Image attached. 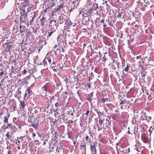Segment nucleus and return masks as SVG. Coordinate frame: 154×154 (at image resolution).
<instances>
[{
    "mask_svg": "<svg viewBox=\"0 0 154 154\" xmlns=\"http://www.w3.org/2000/svg\"><path fill=\"white\" fill-rule=\"evenodd\" d=\"M100 154H107V152H102L101 151H100Z\"/></svg>",
    "mask_w": 154,
    "mask_h": 154,
    "instance_id": "obj_51",
    "label": "nucleus"
},
{
    "mask_svg": "<svg viewBox=\"0 0 154 154\" xmlns=\"http://www.w3.org/2000/svg\"><path fill=\"white\" fill-rule=\"evenodd\" d=\"M89 139V137L88 136H87L86 137V140L87 141H88V142L89 141V140H88Z\"/></svg>",
    "mask_w": 154,
    "mask_h": 154,
    "instance_id": "obj_59",
    "label": "nucleus"
},
{
    "mask_svg": "<svg viewBox=\"0 0 154 154\" xmlns=\"http://www.w3.org/2000/svg\"><path fill=\"white\" fill-rule=\"evenodd\" d=\"M35 143L36 144H38L39 143V141L38 140H36L35 141Z\"/></svg>",
    "mask_w": 154,
    "mask_h": 154,
    "instance_id": "obj_64",
    "label": "nucleus"
},
{
    "mask_svg": "<svg viewBox=\"0 0 154 154\" xmlns=\"http://www.w3.org/2000/svg\"><path fill=\"white\" fill-rule=\"evenodd\" d=\"M54 31H51V32H48V36L50 37L51 36V34L54 32Z\"/></svg>",
    "mask_w": 154,
    "mask_h": 154,
    "instance_id": "obj_43",
    "label": "nucleus"
},
{
    "mask_svg": "<svg viewBox=\"0 0 154 154\" xmlns=\"http://www.w3.org/2000/svg\"><path fill=\"white\" fill-rule=\"evenodd\" d=\"M27 93H28V97L32 95V91L31 90L29 89V88H28L27 90Z\"/></svg>",
    "mask_w": 154,
    "mask_h": 154,
    "instance_id": "obj_19",
    "label": "nucleus"
},
{
    "mask_svg": "<svg viewBox=\"0 0 154 154\" xmlns=\"http://www.w3.org/2000/svg\"><path fill=\"white\" fill-rule=\"evenodd\" d=\"M55 17L56 19L55 20H56V21H57L58 22L57 24L59 23L61 24L65 21L66 16L64 14H58L57 15H55Z\"/></svg>",
    "mask_w": 154,
    "mask_h": 154,
    "instance_id": "obj_1",
    "label": "nucleus"
},
{
    "mask_svg": "<svg viewBox=\"0 0 154 154\" xmlns=\"http://www.w3.org/2000/svg\"><path fill=\"white\" fill-rule=\"evenodd\" d=\"M10 133L8 132L7 134H6V136L8 138H10L11 137V135L9 134Z\"/></svg>",
    "mask_w": 154,
    "mask_h": 154,
    "instance_id": "obj_32",
    "label": "nucleus"
},
{
    "mask_svg": "<svg viewBox=\"0 0 154 154\" xmlns=\"http://www.w3.org/2000/svg\"><path fill=\"white\" fill-rule=\"evenodd\" d=\"M86 11L88 14L90 16L92 15L93 11L91 8L88 9Z\"/></svg>",
    "mask_w": 154,
    "mask_h": 154,
    "instance_id": "obj_17",
    "label": "nucleus"
},
{
    "mask_svg": "<svg viewBox=\"0 0 154 154\" xmlns=\"http://www.w3.org/2000/svg\"><path fill=\"white\" fill-rule=\"evenodd\" d=\"M42 88L43 89V90L44 91H45V93L46 94H47V93L46 92V86L45 85L44 86H43L42 87Z\"/></svg>",
    "mask_w": 154,
    "mask_h": 154,
    "instance_id": "obj_42",
    "label": "nucleus"
},
{
    "mask_svg": "<svg viewBox=\"0 0 154 154\" xmlns=\"http://www.w3.org/2000/svg\"><path fill=\"white\" fill-rule=\"evenodd\" d=\"M4 119H5V120L4 121V123H8V118H7L6 116H5L4 117Z\"/></svg>",
    "mask_w": 154,
    "mask_h": 154,
    "instance_id": "obj_38",
    "label": "nucleus"
},
{
    "mask_svg": "<svg viewBox=\"0 0 154 154\" xmlns=\"http://www.w3.org/2000/svg\"><path fill=\"white\" fill-rule=\"evenodd\" d=\"M89 113V110H87L86 113V116L88 117V114Z\"/></svg>",
    "mask_w": 154,
    "mask_h": 154,
    "instance_id": "obj_49",
    "label": "nucleus"
},
{
    "mask_svg": "<svg viewBox=\"0 0 154 154\" xmlns=\"http://www.w3.org/2000/svg\"><path fill=\"white\" fill-rule=\"evenodd\" d=\"M49 3L48 5V8H52L54 5V1L53 0H49Z\"/></svg>",
    "mask_w": 154,
    "mask_h": 154,
    "instance_id": "obj_11",
    "label": "nucleus"
},
{
    "mask_svg": "<svg viewBox=\"0 0 154 154\" xmlns=\"http://www.w3.org/2000/svg\"><path fill=\"white\" fill-rule=\"evenodd\" d=\"M141 74L142 76V79H143V80H144L145 79V77L146 75L145 74L144 72H143V71H142L141 72Z\"/></svg>",
    "mask_w": 154,
    "mask_h": 154,
    "instance_id": "obj_28",
    "label": "nucleus"
},
{
    "mask_svg": "<svg viewBox=\"0 0 154 154\" xmlns=\"http://www.w3.org/2000/svg\"><path fill=\"white\" fill-rule=\"evenodd\" d=\"M72 77L73 78H74V79L75 81H76V79L77 80V83L78 82L79 80V79L78 78L76 77V76L73 75Z\"/></svg>",
    "mask_w": 154,
    "mask_h": 154,
    "instance_id": "obj_30",
    "label": "nucleus"
},
{
    "mask_svg": "<svg viewBox=\"0 0 154 154\" xmlns=\"http://www.w3.org/2000/svg\"><path fill=\"white\" fill-rule=\"evenodd\" d=\"M52 69L55 72L57 71V70L56 69L54 68V67H52Z\"/></svg>",
    "mask_w": 154,
    "mask_h": 154,
    "instance_id": "obj_60",
    "label": "nucleus"
},
{
    "mask_svg": "<svg viewBox=\"0 0 154 154\" xmlns=\"http://www.w3.org/2000/svg\"><path fill=\"white\" fill-rule=\"evenodd\" d=\"M84 114L83 115V116L81 117L80 119V122H83L84 121L87 119L88 116H85V117L84 116Z\"/></svg>",
    "mask_w": 154,
    "mask_h": 154,
    "instance_id": "obj_16",
    "label": "nucleus"
},
{
    "mask_svg": "<svg viewBox=\"0 0 154 154\" xmlns=\"http://www.w3.org/2000/svg\"><path fill=\"white\" fill-rule=\"evenodd\" d=\"M23 11H22V13H20V14H24V13H25L24 14H25L26 15H27V14H26V12H25V10L24 9H23Z\"/></svg>",
    "mask_w": 154,
    "mask_h": 154,
    "instance_id": "obj_46",
    "label": "nucleus"
},
{
    "mask_svg": "<svg viewBox=\"0 0 154 154\" xmlns=\"http://www.w3.org/2000/svg\"><path fill=\"white\" fill-rule=\"evenodd\" d=\"M134 149L136 150L137 152H140L141 151V147L136 145L135 146Z\"/></svg>",
    "mask_w": 154,
    "mask_h": 154,
    "instance_id": "obj_20",
    "label": "nucleus"
},
{
    "mask_svg": "<svg viewBox=\"0 0 154 154\" xmlns=\"http://www.w3.org/2000/svg\"><path fill=\"white\" fill-rule=\"evenodd\" d=\"M106 26V23H104V24L103 25V29H104Z\"/></svg>",
    "mask_w": 154,
    "mask_h": 154,
    "instance_id": "obj_57",
    "label": "nucleus"
},
{
    "mask_svg": "<svg viewBox=\"0 0 154 154\" xmlns=\"http://www.w3.org/2000/svg\"><path fill=\"white\" fill-rule=\"evenodd\" d=\"M138 75H135L134 76V78H135V81H136L138 79Z\"/></svg>",
    "mask_w": 154,
    "mask_h": 154,
    "instance_id": "obj_53",
    "label": "nucleus"
},
{
    "mask_svg": "<svg viewBox=\"0 0 154 154\" xmlns=\"http://www.w3.org/2000/svg\"><path fill=\"white\" fill-rule=\"evenodd\" d=\"M58 26V24H56V20H52L50 22L49 27L51 31H55Z\"/></svg>",
    "mask_w": 154,
    "mask_h": 154,
    "instance_id": "obj_3",
    "label": "nucleus"
},
{
    "mask_svg": "<svg viewBox=\"0 0 154 154\" xmlns=\"http://www.w3.org/2000/svg\"><path fill=\"white\" fill-rule=\"evenodd\" d=\"M27 15H26L25 14H21L20 17V24L25 25H26L27 26V21L26 18Z\"/></svg>",
    "mask_w": 154,
    "mask_h": 154,
    "instance_id": "obj_2",
    "label": "nucleus"
},
{
    "mask_svg": "<svg viewBox=\"0 0 154 154\" xmlns=\"http://www.w3.org/2000/svg\"><path fill=\"white\" fill-rule=\"evenodd\" d=\"M55 107L57 108L56 111H57L58 109H59V108L60 107V104L58 102H56L55 104Z\"/></svg>",
    "mask_w": 154,
    "mask_h": 154,
    "instance_id": "obj_26",
    "label": "nucleus"
},
{
    "mask_svg": "<svg viewBox=\"0 0 154 154\" xmlns=\"http://www.w3.org/2000/svg\"><path fill=\"white\" fill-rule=\"evenodd\" d=\"M110 6L108 5L107 4L106 5V8L107 11H110Z\"/></svg>",
    "mask_w": 154,
    "mask_h": 154,
    "instance_id": "obj_35",
    "label": "nucleus"
},
{
    "mask_svg": "<svg viewBox=\"0 0 154 154\" xmlns=\"http://www.w3.org/2000/svg\"><path fill=\"white\" fill-rule=\"evenodd\" d=\"M126 100H123L120 103V104H123L126 103Z\"/></svg>",
    "mask_w": 154,
    "mask_h": 154,
    "instance_id": "obj_33",
    "label": "nucleus"
},
{
    "mask_svg": "<svg viewBox=\"0 0 154 154\" xmlns=\"http://www.w3.org/2000/svg\"><path fill=\"white\" fill-rule=\"evenodd\" d=\"M113 62L114 63L112 66V69L114 70L116 68L118 69L119 68V62L116 61L115 62V61L114 60H112Z\"/></svg>",
    "mask_w": 154,
    "mask_h": 154,
    "instance_id": "obj_7",
    "label": "nucleus"
},
{
    "mask_svg": "<svg viewBox=\"0 0 154 154\" xmlns=\"http://www.w3.org/2000/svg\"><path fill=\"white\" fill-rule=\"evenodd\" d=\"M91 9L93 11L96 10L97 8H98V5L97 4L94 3L91 7Z\"/></svg>",
    "mask_w": 154,
    "mask_h": 154,
    "instance_id": "obj_14",
    "label": "nucleus"
},
{
    "mask_svg": "<svg viewBox=\"0 0 154 154\" xmlns=\"http://www.w3.org/2000/svg\"><path fill=\"white\" fill-rule=\"evenodd\" d=\"M93 93H91L89 94H88L87 97V100L90 102L91 103L93 100Z\"/></svg>",
    "mask_w": 154,
    "mask_h": 154,
    "instance_id": "obj_9",
    "label": "nucleus"
},
{
    "mask_svg": "<svg viewBox=\"0 0 154 154\" xmlns=\"http://www.w3.org/2000/svg\"><path fill=\"white\" fill-rule=\"evenodd\" d=\"M23 74H27L28 76L26 77V78L27 79H29V76L30 75V73L29 72H27V70L26 69H24L23 71Z\"/></svg>",
    "mask_w": 154,
    "mask_h": 154,
    "instance_id": "obj_18",
    "label": "nucleus"
},
{
    "mask_svg": "<svg viewBox=\"0 0 154 154\" xmlns=\"http://www.w3.org/2000/svg\"><path fill=\"white\" fill-rule=\"evenodd\" d=\"M58 87H59L58 84H57L55 85H54V89L57 90L58 89Z\"/></svg>",
    "mask_w": 154,
    "mask_h": 154,
    "instance_id": "obj_39",
    "label": "nucleus"
},
{
    "mask_svg": "<svg viewBox=\"0 0 154 154\" xmlns=\"http://www.w3.org/2000/svg\"><path fill=\"white\" fill-rule=\"evenodd\" d=\"M19 101L20 102V105L21 106V107H22V109H23L25 106V103L23 101Z\"/></svg>",
    "mask_w": 154,
    "mask_h": 154,
    "instance_id": "obj_21",
    "label": "nucleus"
},
{
    "mask_svg": "<svg viewBox=\"0 0 154 154\" xmlns=\"http://www.w3.org/2000/svg\"><path fill=\"white\" fill-rule=\"evenodd\" d=\"M141 137L142 140L144 143H148V141L147 140V138L145 134H142Z\"/></svg>",
    "mask_w": 154,
    "mask_h": 154,
    "instance_id": "obj_8",
    "label": "nucleus"
},
{
    "mask_svg": "<svg viewBox=\"0 0 154 154\" xmlns=\"http://www.w3.org/2000/svg\"><path fill=\"white\" fill-rule=\"evenodd\" d=\"M40 21V23L41 24V25H42V26H43L44 25V22H45V20H43V21Z\"/></svg>",
    "mask_w": 154,
    "mask_h": 154,
    "instance_id": "obj_45",
    "label": "nucleus"
},
{
    "mask_svg": "<svg viewBox=\"0 0 154 154\" xmlns=\"http://www.w3.org/2000/svg\"><path fill=\"white\" fill-rule=\"evenodd\" d=\"M97 143L96 142H93L92 144L90 145V150L91 154H96V147L97 146Z\"/></svg>",
    "mask_w": 154,
    "mask_h": 154,
    "instance_id": "obj_4",
    "label": "nucleus"
},
{
    "mask_svg": "<svg viewBox=\"0 0 154 154\" xmlns=\"http://www.w3.org/2000/svg\"><path fill=\"white\" fill-rule=\"evenodd\" d=\"M66 79L68 81H69L70 84H71L72 83H74L75 82L74 79V78H73L72 77L69 76L68 78H67Z\"/></svg>",
    "mask_w": 154,
    "mask_h": 154,
    "instance_id": "obj_13",
    "label": "nucleus"
},
{
    "mask_svg": "<svg viewBox=\"0 0 154 154\" xmlns=\"http://www.w3.org/2000/svg\"><path fill=\"white\" fill-rule=\"evenodd\" d=\"M103 58L104 59V60H104L105 61L107 59V58H106V57H105V56L104 55V57H103Z\"/></svg>",
    "mask_w": 154,
    "mask_h": 154,
    "instance_id": "obj_62",
    "label": "nucleus"
},
{
    "mask_svg": "<svg viewBox=\"0 0 154 154\" xmlns=\"http://www.w3.org/2000/svg\"><path fill=\"white\" fill-rule=\"evenodd\" d=\"M32 34V32L30 31H29L27 33V36L29 37Z\"/></svg>",
    "mask_w": 154,
    "mask_h": 154,
    "instance_id": "obj_37",
    "label": "nucleus"
},
{
    "mask_svg": "<svg viewBox=\"0 0 154 154\" xmlns=\"http://www.w3.org/2000/svg\"><path fill=\"white\" fill-rule=\"evenodd\" d=\"M31 10V8L30 7H29L27 8V12H26V14H27Z\"/></svg>",
    "mask_w": 154,
    "mask_h": 154,
    "instance_id": "obj_34",
    "label": "nucleus"
},
{
    "mask_svg": "<svg viewBox=\"0 0 154 154\" xmlns=\"http://www.w3.org/2000/svg\"><path fill=\"white\" fill-rule=\"evenodd\" d=\"M81 146L83 148H85V144L82 145H81Z\"/></svg>",
    "mask_w": 154,
    "mask_h": 154,
    "instance_id": "obj_54",
    "label": "nucleus"
},
{
    "mask_svg": "<svg viewBox=\"0 0 154 154\" xmlns=\"http://www.w3.org/2000/svg\"><path fill=\"white\" fill-rule=\"evenodd\" d=\"M99 123L100 125H101L102 123L103 122V121L101 120L100 118V117L99 116Z\"/></svg>",
    "mask_w": 154,
    "mask_h": 154,
    "instance_id": "obj_36",
    "label": "nucleus"
},
{
    "mask_svg": "<svg viewBox=\"0 0 154 154\" xmlns=\"http://www.w3.org/2000/svg\"><path fill=\"white\" fill-rule=\"evenodd\" d=\"M141 57V55H140V56H137L136 59H137L138 58L140 59Z\"/></svg>",
    "mask_w": 154,
    "mask_h": 154,
    "instance_id": "obj_58",
    "label": "nucleus"
},
{
    "mask_svg": "<svg viewBox=\"0 0 154 154\" xmlns=\"http://www.w3.org/2000/svg\"><path fill=\"white\" fill-rule=\"evenodd\" d=\"M39 45L41 46L40 47L42 48L43 45L46 44L45 39H43L40 40L39 42Z\"/></svg>",
    "mask_w": 154,
    "mask_h": 154,
    "instance_id": "obj_10",
    "label": "nucleus"
},
{
    "mask_svg": "<svg viewBox=\"0 0 154 154\" xmlns=\"http://www.w3.org/2000/svg\"><path fill=\"white\" fill-rule=\"evenodd\" d=\"M82 90L81 89H79L77 91V94L79 97H80L81 94L82 93Z\"/></svg>",
    "mask_w": 154,
    "mask_h": 154,
    "instance_id": "obj_23",
    "label": "nucleus"
},
{
    "mask_svg": "<svg viewBox=\"0 0 154 154\" xmlns=\"http://www.w3.org/2000/svg\"><path fill=\"white\" fill-rule=\"evenodd\" d=\"M34 19L32 18L31 20H30V22H27V26H28L29 25H31L32 24V22L33 21Z\"/></svg>",
    "mask_w": 154,
    "mask_h": 154,
    "instance_id": "obj_29",
    "label": "nucleus"
},
{
    "mask_svg": "<svg viewBox=\"0 0 154 154\" xmlns=\"http://www.w3.org/2000/svg\"><path fill=\"white\" fill-rule=\"evenodd\" d=\"M97 112L98 113V114L99 115V116H100V115H99V114H100L103 115L104 114V112H101L99 110V111H98V110L97 111Z\"/></svg>",
    "mask_w": 154,
    "mask_h": 154,
    "instance_id": "obj_40",
    "label": "nucleus"
},
{
    "mask_svg": "<svg viewBox=\"0 0 154 154\" xmlns=\"http://www.w3.org/2000/svg\"><path fill=\"white\" fill-rule=\"evenodd\" d=\"M28 93H27V91H26V93L24 95V99L27 96H28Z\"/></svg>",
    "mask_w": 154,
    "mask_h": 154,
    "instance_id": "obj_48",
    "label": "nucleus"
},
{
    "mask_svg": "<svg viewBox=\"0 0 154 154\" xmlns=\"http://www.w3.org/2000/svg\"><path fill=\"white\" fill-rule=\"evenodd\" d=\"M3 74H4V72L3 71L0 73V76H2Z\"/></svg>",
    "mask_w": 154,
    "mask_h": 154,
    "instance_id": "obj_61",
    "label": "nucleus"
},
{
    "mask_svg": "<svg viewBox=\"0 0 154 154\" xmlns=\"http://www.w3.org/2000/svg\"><path fill=\"white\" fill-rule=\"evenodd\" d=\"M76 2H77V3L78 2H77V1H74L73 2V3H72V5H73V6L74 7H75L76 6L75 5H74V4L75 3H76Z\"/></svg>",
    "mask_w": 154,
    "mask_h": 154,
    "instance_id": "obj_52",
    "label": "nucleus"
},
{
    "mask_svg": "<svg viewBox=\"0 0 154 154\" xmlns=\"http://www.w3.org/2000/svg\"><path fill=\"white\" fill-rule=\"evenodd\" d=\"M7 125V126L5 128V129L8 128H11V124L8 123Z\"/></svg>",
    "mask_w": 154,
    "mask_h": 154,
    "instance_id": "obj_31",
    "label": "nucleus"
},
{
    "mask_svg": "<svg viewBox=\"0 0 154 154\" xmlns=\"http://www.w3.org/2000/svg\"><path fill=\"white\" fill-rule=\"evenodd\" d=\"M20 25V33H22L24 31V27L25 25Z\"/></svg>",
    "mask_w": 154,
    "mask_h": 154,
    "instance_id": "obj_15",
    "label": "nucleus"
},
{
    "mask_svg": "<svg viewBox=\"0 0 154 154\" xmlns=\"http://www.w3.org/2000/svg\"><path fill=\"white\" fill-rule=\"evenodd\" d=\"M45 20V18L44 17H42L41 19L40 20V21H43V20Z\"/></svg>",
    "mask_w": 154,
    "mask_h": 154,
    "instance_id": "obj_63",
    "label": "nucleus"
},
{
    "mask_svg": "<svg viewBox=\"0 0 154 154\" xmlns=\"http://www.w3.org/2000/svg\"><path fill=\"white\" fill-rule=\"evenodd\" d=\"M4 44H3L4 45ZM5 44L6 45V47L5 48V51L6 52H9L11 53V48L12 45L9 44L8 42H7L5 43Z\"/></svg>",
    "mask_w": 154,
    "mask_h": 154,
    "instance_id": "obj_6",
    "label": "nucleus"
},
{
    "mask_svg": "<svg viewBox=\"0 0 154 154\" xmlns=\"http://www.w3.org/2000/svg\"><path fill=\"white\" fill-rule=\"evenodd\" d=\"M32 126L34 128L36 129L38 128V123L35 122H34L32 124Z\"/></svg>",
    "mask_w": 154,
    "mask_h": 154,
    "instance_id": "obj_24",
    "label": "nucleus"
},
{
    "mask_svg": "<svg viewBox=\"0 0 154 154\" xmlns=\"http://www.w3.org/2000/svg\"><path fill=\"white\" fill-rule=\"evenodd\" d=\"M99 22H100L101 23H104V20L102 19L101 20H100V19H99Z\"/></svg>",
    "mask_w": 154,
    "mask_h": 154,
    "instance_id": "obj_44",
    "label": "nucleus"
},
{
    "mask_svg": "<svg viewBox=\"0 0 154 154\" xmlns=\"http://www.w3.org/2000/svg\"><path fill=\"white\" fill-rule=\"evenodd\" d=\"M121 15L120 14H119L118 15H117V17H119V18L120 17L121 18L122 17H121Z\"/></svg>",
    "mask_w": 154,
    "mask_h": 154,
    "instance_id": "obj_56",
    "label": "nucleus"
},
{
    "mask_svg": "<svg viewBox=\"0 0 154 154\" xmlns=\"http://www.w3.org/2000/svg\"><path fill=\"white\" fill-rule=\"evenodd\" d=\"M21 88L19 87L17 91V93L14 94L15 96H18L19 97H20V94H21V92L20 91Z\"/></svg>",
    "mask_w": 154,
    "mask_h": 154,
    "instance_id": "obj_12",
    "label": "nucleus"
},
{
    "mask_svg": "<svg viewBox=\"0 0 154 154\" xmlns=\"http://www.w3.org/2000/svg\"><path fill=\"white\" fill-rule=\"evenodd\" d=\"M60 51L61 52H64V49L63 48H61L60 50Z\"/></svg>",
    "mask_w": 154,
    "mask_h": 154,
    "instance_id": "obj_55",
    "label": "nucleus"
},
{
    "mask_svg": "<svg viewBox=\"0 0 154 154\" xmlns=\"http://www.w3.org/2000/svg\"><path fill=\"white\" fill-rule=\"evenodd\" d=\"M56 62H55L54 61H53V62L52 64V65H53L52 66V67H54L55 66H56Z\"/></svg>",
    "mask_w": 154,
    "mask_h": 154,
    "instance_id": "obj_41",
    "label": "nucleus"
},
{
    "mask_svg": "<svg viewBox=\"0 0 154 154\" xmlns=\"http://www.w3.org/2000/svg\"><path fill=\"white\" fill-rule=\"evenodd\" d=\"M86 7L88 8H91L92 5V3L89 2H88L86 4Z\"/></svg>",
    "mask_w": 154,
    "mask_h": 154,
    "instance_id": "obj_22",
    "label": "nucleus"
},
{
    "mask_svg": "<svg viewBox=\"0 0 154 154\" xmlns=\"http://www.w3.org/2000/svg\"><path fill=\"white\" fill-rule=\"evenodd\" d=\"M34 14L32 18L34 19L35 17V11H34Z\"/></svg>",
    "mask_w": 154,
    "mask_h": 154,
    "instance_id": "obj_50",
    "label": "nucleus"
},
{
    "mask_svg": "<svg viewBox=\"0 0 154 154\" xmlns=\"http://www.w3.org/2000/svg\"><path fill=\"white\" fill-rule=\"evenodd\" d=\"M63 6V3L60 4V5L58 6V8H57V10H60V9L62 8Z\"/></svg>",
    "mask_w": 154,
    "mask_h": 154,
    "instance_id": "obj_25",
    "label": "nucleus"
},
{
    "mask_svg": "<svg viewBox=\"0 0 154 154\" xmlns=\"http://www.w3.org/2000/svg\"><path fill=\"white\" fill-rule=\"evenodd\" d=\"M130 67V65L128 64H127L126 67L125 68L124 70L126 72H128L129 70V67Z\"/></svg>",
    "mask_w": 154,
    "mask_h": 154,
    "instance_id": "obj_27",
    "label": "nucleus"
},
{
    "mask_svg": "<svg viewBox=\"0 0 154 154\" xmlns=\"http://www.w3.org/2000/svg\"><path fill=\"white\" fill-rule=\"evenodd\" d=\"M43 62L45 66H52L51 60L50 58H45L43 60Z\"/></svg>",
    "mask_w": 154,
    "mask_h": 154,
    "instance_id": "obj_5",
    "label": "nucleus"
},
{
    "mask_svg": "<svg viewBox=\"0 0 154 154\" xmlns=\"http://www.w3.org/2000/svg\"><path fill=\"white\" fill-rule=\"evenodd\" d=\"M47 96V97H46L47 98L50 99V100H52V98L51 97L48 96Z\"/></svg>",
    "mask_w": 154,
    "mask_h": 154,
    "instance_id": "obj_47",
    "label": "nucleus"
}]
</instances>
